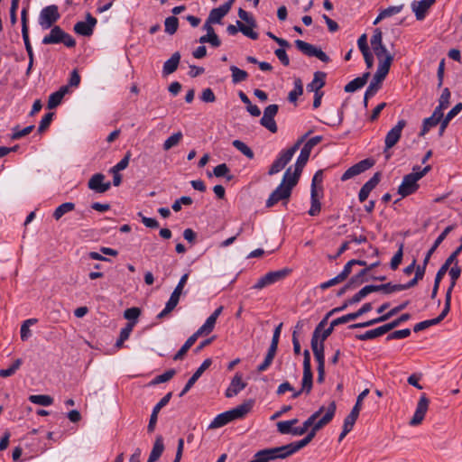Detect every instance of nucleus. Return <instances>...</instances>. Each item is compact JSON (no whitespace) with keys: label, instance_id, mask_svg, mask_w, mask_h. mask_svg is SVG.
I'll list each match as a JSON object with an SVG mask.
<instances>
[{"label":"nucleus","instance_id":"6e6552de","mask_svg":"<svg viewBox=\"0 0 462 462\" xmlns=\"http://www.w3.org/2000/svg\"><path fill=\"white\" fill-rule=\"evenodd\" d=\"M291 270L284 268L278 271L269 272L263 276H262L257 282L253 286V289L262 290L269 285H272L282 279H284L289 273Z\"/></svg>","mask_w":462,"mask_h":462},{"label":"nucleus","instance_id":"6ab92c4d","mask_svg":"<svg viewBox=\"0 0 462 462\" xmlns=\"http://www.w3.org/2000/svg\"><path fill=\"white\" fill-rule=\"evenodd\" d=\"M429 403L430 400L427 398L426 394L423 393L420 397L413 417L410 420L411 426H417L422 422L425 414L428 411Z\"/></svg>","mask_w":462,"mask_h":462},{"label":"nucleus","instance_id":"9b49d317","mask_svg":"<svg viewBox=\"0 0 462 462\" xmlns=\"http://www.w3.org/2000/svg\"><path fill=\"white\" fill-rule=\"evenodd\" d=\"M303 376L301 382V387L305 390V393L309 394L312 390L313 385V374L310 364V354L308 349L303 352Z\"/></svg>","mask_w":462,"mask_h":462},{"label":"nucleus","instance_id":"338daca9","mask_svg":"<svg viewBox=\"0 0 462 462\" xmlns=\"http://www.w3.org/2000/svg\"><path fill=\"white\" fill-rule=\"evenodd\" d=\"M402 8H403V5L389 6L380 12L379 19H384L387 17H391L394 14H397L401 13Z\"/></svg>","mask_w":462,"mask_h":462},{"label":"nucleus","instance_id":"a19ab883","mask_svg":"<svg viewBox=\"0 0 462 462\" xmlns=\"http://www.w3.org/2000/svg\"><path fill=\"white\" fill-rule=\"evenodd\" d=\"M372 292H375L374 285H366L363 287L358 292H356L352 298L348 299V303L356 304Z\"/></svg>","mask_w":462,"mask_h":462},{"label":"nucleus","instance_id":"412c9836","mask_svg":"<svg viewBox=\"0 0 462 462\" xmlns=\"http://www.w3.org/2000/svg\"><path fill=\"white\" fill-rule=\"evenodd\" d=\"M212 360L210 358H207L203 361L200 366L196 370V372L192 374V376L188 380L184 388L180 393V396H183L186 394L190 388L194 385V383L199 380V378L202 375V374L211 365Z\"/></svg>","mask_w":462,"mask_h":462},{"label":"nucleus","instance_id":"423d86ee","mask_svg":"<svg viewBox=\"0 0 462 462\" xmlns=\"http://www.w3.org/2000/svg\"><path fill=\"white\" fill-rule=\"evenodd\" d=\"M238 16L240 19L245 21L248 26L242 23L240 21H237V26L239 27V31L248 38L252 40L258 39V33L253 31V28L256 27V23L254 18L243 8L238 9Z\"/></svg>","mask_w":462,"mask_h":462},{"label":"nucleus","instance_id":"e2e57ef3","mask_svg":"<svg viewBox=\"0 0 462 462\" xmlns=\"http://www.w3.org/2000/svg\"><path fill=\"white\" fill-rule=\"evenodd\" d=\"M141 315V310L137 307L128 308L124 312V318L128 320V322H134V325L137 323V319Z\"/></svg>","mask_w":462,"mask_h":462},{"label":"nucleus","instance_id":"f3484780","mask_svg":"<svg viewBox=\"0 0 462 462\" xmlns=\"http://www.w3.org/2000/svg\"><path fill=\"white\" fill-rule=\"evenodd\" d=\"M97 19L90 13H87L86 21L75 23L74 32L82 36H91L97 24Z\"/></svg>","mask_w":462,"mask_h":462},{"label":"nucleus","instance_id":"4be33fe9","mask_svg":"<svg viewBox=\"0 0 462 462\" xmlns=\"http://www.w3.org/2000/svg\"><path fill=\"white\" fill-rule=\"evenodd\" d=\"M254 406V401L248 400L243 402L242 404L226 411L230 420L233 421L235 420L243 419L246 414H248Z\"/></svg>","mask_w":462,"mask_h":462},{"label":"nucleus","instance_id":"c85d7f7f","mask_svg":"<svg viewBox=\"0 0 462 462\" xmlns=\"http://www.w3.org/2000/svg\"><path fill=\"white\" fill-rule=\"evenodd\" d=\"M305 138H306V135H303L301 138H300L294 143L293 146H291V148H289L287 150L282 151L279 153V156L277 157V159H279L283 163V165L286 166L290 162L291 158L293 157L294 153L298 151L300 144L304 142Z\"/></svg>","mask_w":462,"mask_h":462},{"label":"nucleus","instance_id":"0e129e2a","mask_svg":"<svg viewBox=\"0 0 462 462\" xmlns=\"http://www.w3.org/2000/svg\"><path fill=\"white\" fill-rule=\"evenodd\" d=\"M440 121L433 116L427 117L423 120L422 128L420 135H425L432 127L436 126Z\"/></svg>","mask_w":462,"mask_h":462},{"label":"nucleus","instance_id":"4d7b16f0","mask_svg":"<svg viewBox=\"0 0 462 462\" xmlns=\"http://www.w3.org/2000/svg\"><path fill=\"white\" fill-rule=\"evenodd\" d=\"M233 146L236 148L240 152H242L245 156H246L248 159H253L254 156V153L253 150L247 146L244 142L240 140H235L232 143Z\"/></svg>","mask_w":462,"mask_h":462},{"label":"nucleus","instance_id":"7ed1b4c3","mask_svg":"<svg viewBox=\"0 0 462 462\" xmlns=\"http://www.w3.org/2000/svg\"><path fill=\"white\" fill-rule=\"evenodd\" d=\"M392 65V60L388 57L382 64H378L376 72L371 80L368 88L365 90L366 98L373 97L381 88L382 82L389 73Z\"/></svg>","mask_w":462,"mask_h":462},{"label":"nucleus","instance_id":"4c0bfd02","mask_svg":"<svg viewBox=\"0 0 462 462\" xmlns=\"http://www.w3.org/2000/svg\"><path fill=\"white\" fill-rule=\"evenodd\" d=\"M310 208L308 213L311 217L318 216L321 210V203L319 199L318 189H310Z\"/></svg>","mask_w":462,"mask_h":462},{"label":"nucleus","instance_id":"473e14b6","mask_svg":"<svg viewBox=\"0 0 462 462\" xmlns=\"http://www.w3.org/2000/svg\"><path fill=\"white\" fill-rule=\"evenodd\" d=\"M228 13V5H222L217 8H214L210 11L209 15L206 21L208 24L219 23L223 17Z\"/></svg>","mask_w":462,"mask_h":462},{"label":"nucleus","instance_id":"72a5a7b5","mask_svg":"<svg viewBox=\"0 0 462 462\" xmlns=\"http://www.w3.org/2000/svg\"><path fill=\"white\" fill-rule=\"evenodd\" d=\"M369 77V72L364 73L361 77H357L351 80L350 82H348L345 86L344 90L347 93H351L356 91L357 89H360L366 84Z\"/></svg>","mask_w":462,"mask_h":462},{"label":"nucleus","instance_id":"7c9ffc66","mask_svg":"<svg viewBox=\"0 0 462 462\" xmlns=\"http://www.w3.org/2000/svg\"><path fill=\"white\" fill-rule=\"evenodd\" d=\"M305 138H306V135H303L301 138H300L294 143L293 146H291V148H289L287 150L282 151L279 153V156L277 157V159H279L283 163V165L286 166L290 162L291 158L293 157L294 153L298 151L300 144L304 142Z\"/></svg>","mask_w":462,"mask_h":462},{"label":"nucleus","instance_id":"680f3d73","mask_svg":"<svg viewBox=\"0 0 462 462\" xmlns=\"http://www.w3.org/2000/svg\"><path fill=\"white\" fill-rule=\"evenodd\" d=\"M22 363V359H16L8 368L0 370V376L4 378L12 376L20 368Z\"/></svg>","mask_w":462,"mask_h":462},{"label":"nucleus","instance_id":"cd10ccee","mask_svg":"<svg viewBox=\"0 0 462 462\" xmlns=\"http://www.w3.org/2000/svg\"><path fill=\"white\" fill-rule=\"evenodd\" d=\"M326 77L327 74L322 71H317L314 73L313 79L310 83L307 85V90L309 92H314L317 93H323L320 91V89L325 86L326 84Z\"/></svg>","mask_w":462,"mask_h":462},{"label":"nucleus","instance_id":"a18cd8bd","mask_svg":"<svg viewBox=\"0 0 462 462\" xmlns=\"http://www.w3.org/2000/svg\"><path fill=\"white\" fill-rule=\"evenodd\" d=\"M324 406L319 407L318 411H316L313 414H311L302 424L303 430L307 432L310 428L314 427V424L318 421L317 420L322 415L324 411H326Z\"/></svg>","mask_w":462,"mask_h":462},{"label":"nucleus","instance_id":"864d4df0","mask_svg":"<svg viewBox=\"0 0 462 462\" xmlns=\"http://www.w3.org/2000/svg\"><path fill=\"white\" fill-rule=\"evenodd\" d=\"M28 399L32 403L42 406H49L53 402L52 397L45 394L30 395Z\"/></svg>","mask_w":462,"mask_h":462},{"label":"nucleus","instance_id":"052dcab7","mask_svg":"<svg viewBox=\"0 0 462 462\" xmlns=\"http://www.w3.org/2000/svg\"><path fill=\"white\" fill-rule=\"evenodd\" d=\"M229 171L230 170L226 163L218 164L213 170V173L216 177H226L227 180H233V175L228 174Z\"/></svg>","mask_w":462,"mask_h":462},{"label":"nucleus","instance_id":"1a4fd4ad","mask_svg":"<svg viewBox=\"0 0 462 462\" xmlns=\"http://www.w3.org/2000/svg\"><path fill=\"white\" fill-rule=\"evenodd\" d=\"M291 186L286 187L281 184L271 193L268 199L266 200V207L272 208L279 201L288 200L291 195V190L295 187V181H291Z\"/></svg>","mask_w":462,"mask_h":462},{"label":"nucleus","instance_id":"393cba45","mask_svg":"<svg viewBox=\"0 0 462 462\" xmlns=\"http://www.w3.org/2000/svg\"><path fill=\"white\" fill-rule=\"evenodd\" d=\"M245 386L246 383L243 382L242 375L240 374H236L229 386L226 390L225 395L226 398H232L244 390Z\"/></svg>","mask_w":462,"mask_h":462},{"label":"nucleus","instance_id":"f257e3e1","mask_svg":"<svg viewBox=\"0 0 462 462\" xmlns=\"http://www.w3.org/2000/svg\"><path fill=\"white\" fill-rule=\"evenodd\" d=\"M430 165H427L423 169L420 166H414L412 168V172L406 174L403 177L401 185L398 187V194L402 198H405L415 193L420 187L418 181L430 171Z\"/></svg>","mask_w":462,"mask_h":462},{"label":"nucleus","instance_id":"c03bdc74","mask_svg":"<svg viewBox=\"0 0 462 462\" xmlns=\"http://www.w3.org/2000/svg\"><path fill=\"white\" fill-rule=\"evenodd\" d=\"M231 422L227 411L217 415L209 424V429H218Z\"/></svg>","mask_w":462,"mask_h":462},{"label":"nucleus","instance_id":"69168bd1","mask_svg":"<svg viewBox=\"0 0 462 462\" xmlns=\"http://www.w3.org/2000/svg\"><path fill=\"white\" fill-rule=\"evenodd\" d=\"M33 129H34V125H33L26 126L23 129H20L19 126H15L12 130L13 133H12L11 138L13 140L21 139L22 137L31 134Z\"/></svg>","mask_w":462,"mask_h":462},{"label":"nucleus","instance_id":"ddd939ff","mask_svg":"<svg viewBox=\"0 0 462 462\" xmlns=\"http://www.w3.org/2000/svg\"><path fill=\"white\" fill-rule=\"evenodd\" d=\"M374 161L373 159L368 158V159L362 160L359 162L349 167L343 173L340 180L342 181H346L356 175L363 173L364 171H367L368 169L372 168L374 166Z\"/></svg>","mask_w":462,"mask_h":462},{"label":"nucleus","instance_id":"603ef678","mask_svg":"<svg viewBox=\"0 0 462 462\" xmlns=\"http://www.w3.org/2000/svg\"><path fill=\"white\" fill-rule=\"evenodd\" d=\"M298 423L297 419H292L290 420H282L277 423V430L281 434H291L292 427Z\"/></svg>","mask_w":462,"mask_h":462},{"label":"nucleus","instance_id":"774afa93","mask_svg":"<svg viewBox=\"0 0 462 462\" xmlns=\"http://www.w3.org/2000/svg\"><path fill=\"white\" fill-rule=\"evenodd\" d=\"M175 373L176 372L174 369L167 370L163 374L154 377L153 380L151 382V383L152 384H159V383L168 382L174 376Z\"/></svg>","mask_w":462,"mask_h":462},{"label":"nucleus","instance_id":"79ce46f5","mask_svg":"<svg viewBox=\"0 0 462 462\" xmlns=\"http://www.w3.org/2000/svg\"><path fill=\"white\" fill-rule=\"evenodd\" d=\"M294 88L289 92L288 100L295 103L300 96L303 94V83L300 78L294 79Z\"/></svg>","mask_w":462,"mask_h":462},{"label":"nucleus","instance_id":"5fc2aeb1","mask_svg":"<svg viewBox=\"0 0 462 462\" xmlns=\"http://www.w3.org/2000/svg\"><path fill=\"white\" fill-rule=\"evenodd\" d=\"M132 153L130 151H127L125 154V156L121 159L120 162H118L115 166H113L110 170V173H116L119 172L127 168L130 159H131Z\"/></svg>","mask_w":462,"mask_h":462},{"label":"nucleus","instance_id":"ea45409f","mask_svg":"<svg viewBox=\"0 0 462 462\" xmlns=\"http://www.w3.org/2000/svg\"><path fill=\"white\" fill-rule=\"evenodd\" d=\"M163 451H164L163 438L162 435H158L155 438V441L153 443V446H152V451H151L149 457L151 458L154 459L155 461H157L161 457Z\"/></svg>","mask_w":462,"mask_h":462},{"label":"nucleus","instance_id":"b1692460","mask_svg":"<svg viewBox=\"0 0 462 462\" xmlns=\"http://www.w3.org/2000/svg\"><path fill=\"white\" fill-rule=\"evenodd\" d=\"M436 0H420L414 1L411 4L412 11L415 14L416 19L420 21L425 18L428 10L435 4Z\"/></svg>","mask_w":462,"mask_h":462},{"label":"nucleus","instance_id":"dca6fc26","mask_svg":"<svg viewBox=\"0 0 462 462\" xmlns=\"http://www.w3.org/2000/svg\"><path fill=\"white\" fill-rule=\"evenodd\" d=\"M321 140H322V137L317 135V136L310 138V140H308L305 143V144L303 145V147L300 150V155L296 161V163H295L298 165V167L300 166L301 168H304V166L306 165V163L309 161L311 150L313 149L314 146L319 144L321 142Z\"/></svg>","mask_w":462,"mask_h":462},{"label":"nucleus","instance_id":"a878e982","mask_svg":"<svg viewBox=\"0 0 462 462\" xmlns=\"http://www.w3.org/2000/svg\"><path fill=\"white\" fill-rule=\"evenodd\" d=\"M368 393H369V389H365L363 392H361L359 393V395L356 398V404L354 405L352 411L345 418L344 420L348 421L349 423H352L355 425V423L359 416V412L361 411L362 402L367 396Z\"/></svg>","mask_w":462,"mask_h":462},{"label":"nucleus","instance_id":"39448f33","mask_svg":"<svg viewBox=\"0 0 462 462\" xmlns=\"http://www.w3.org/2000/svg\"><path fill=\"white\" fill-rule=\"evenodd\" d=\"M60 18L59 8L56 5L43 7L38 17V23L43 30L54 26V23Z\"/></svg>","mask_w":462,"mask_h":462},{"label":"nucleus","instance_id":"f704fd0d","mask_svg":"<svg viewBox=\"0 0 462 462\" xmlns=\"http://www.w3.org/2000/svg\"><path fill=\"white\" fill-rule=\"evenodd\" d=\"M456 227L455 225H450L448 226H447L442 232L441 234L437 237V239L435 240L434 244L432 245V246L430 247V249L427 252L426 255H425V262H429L432 254L436 251V249L439 246V245L445 240V238L447 237V236L452 231L454 230Z\"/></svg>","mask_w":462,"mask_h":462},{"label":"nucleus","instance_id":"f8f14e48","mask_svg":"<svg viewBox=\"0 0 462 462\" xmlns=\"http://www.w3.org/2000/svg\"><path fill=\"white\" fill-rule=\"evenodd\" d=\"M278 110V105H269L265 107L263 116L260 120V124L273 134H275L278 131V127L274 120V116L277 115Z\"/></svg>","mask_w":462,"mask_h":462},{"label":"nucleus","instance_id":"8fccbe9b","mask_svg":"<svg viewBox=\"0 0 462 462\" xmlns=\"http://www.w3.org/2000/svg\"><path fill=\"white\" fill-rule=\"evenodd\" d=\"M182 137H183V134L180 131L174 133L173 134H171L170 137H168L164 141L163 145H162L163 150L168 151V150L171 149L172 147L178 145L179 143L181 141Z\"/></svg>","mask_w":462,"mask_h":462},{"label":"nucleus","instance_id":"3c124183","mask_svg":"<svg viewBox=\"0 0 462 462\" xmlns=\"http://www.w3.org/2000/svg\"><path fill=\"white\" fill-rule=\"evenodd\" d=\"M375 292L383 291L384 294H391L396 291H402V284H393L391 282L383 283L380 285H374Z\"/></svg>","mask_w":462,"mask_h":462},{"label":"nucleus","instance_id":"c756f323","mask_svg":"<svg viewBox=\"0 0 462 462\" xmlns=\"http://www.w3.org/2000/svg\"><path fill=\"white\" fill-rule=\"evenodd\" d=\"M305 138H306V135H303L301 138H300L294 143L293 146H291V148H289L287 150L282 151L279 153V156L277 157V159H279L283 163V165L286 166L290 162L291 158L293 157L294 153L298 151L300 144L304 142Z\"/></svg>","mask_w":462,"mask_h":462},{"label":"nucleus","instance_id":"bb28decb","mask_svg":"<svg viewBox=\"0 0 462 462\" xmlns=\"http://www.w3.org/2000/svg\"><path fill=\"white\" fill-rule=\"evenodd\" d=\"M203 29L207 32V34L201 36L199 38L200 43H210L213 47H219L221 45V41L218 36L216 34L214 28L212 25L208 24V23H205Z\"/></svg>","mask_w":462,"mask_h":462},{"label":"nucleus","instance_id":"2eb2a0df","mask_svg":"<svg viewBox=\"0 0 462 462\" xmlns=\"http://www.w3.org/2000/svg\"><path fill=\"white\" fill-rule=\"evenodd\" d=\"M406 121L404 119H401L397 122V124L386 134L384 139V152L388 149L393 148L401 139L402 132L403 128L406 126Z\"/></svg>","mask_w":462,"mask_h":462},{"label":"nucleus","instance_id":"58836bf2","mask_svg":"<svg viewBox=\"0 0 462 462\" xmlns=\"http://www.w3.org/2000/svg\"><path fill=\"white\" fill-rule=\"evenodd\" d=\"M198 337H199V336H197L196 333L191 335L186 340V342L183 344V346L180 348V350L175 354V356H173V360L177 361V360L183 359L184 356L189 351V349L195 344Z\"/></svg>","mask_w":462,"mask_h":462},{"label":"nucleus","instance_id":"6e6d98bb","mask_svg":"<svg viewBox=\"0 0 462 462\" xmlns=\"http://www.w3.org/2000/svg\"><path fill=\"white\" fill-rule=\"evenodd\" d=\"M373 51H374L376 58L378 59V61H379L378 64H382V62H383L388 57L391 58L392 62L393 61V56L387 51L384 44L380 45L378 47H374V49H373Z\"/></svg>","mask_w":462,"mask_h":462},{"label":"nucleus","instance_id":"c9c22d12","mask_svg":"<svg viewBox=\"0 0 462 462\" xmlns=\"http://www.w3.org/2000/svg\"><path fill=\"white\" fill-rule=\"evenodd\" d=\"M180 60V54L179 51L174 52L171 57L167 60L162 68V74L163 75H170L176 71L178 69L179 63Z\"/></svg>","mask_w":462,"mask_h":462},{"label":"nucleus","instance_id":"5701e85b","mask_svg":"<svg viewBox=\"0 0 462 462\" xmlns=\"http://www.w3.org/2000/svg\"><path fill=\"white\" fill-rule=\"evenodd\" d=\"M380 180L381 173L375 172L374 176L362 186L358 193L360 202H364L367 199L370 192L378 185Z\"/></svg>","mask_w":462,"mask_h":462},{"label":"nucleus","instance_id":"f03ea898","mask_svg":"<svg viewBox=\"0 0 462 462\" xmlns=\"http://www.w3.org/2000/svg\"><path fill=\"white\" fill-rule=\"evenodd\" d=\"M49 34L45 35L42 41V44H60L63 43L68 48H74L76 46L75 39L59 25H54L50 28Z\"/></svg>","mask_w":462,"mask_h":462},{"label":"nucleus","instance_id":"aec40b11","mask_svg":"<svg viewBox=\"0 0 462 462\" xmlns=\"http://www.w3.org/2000/svg\"><path fill=\"white\" fill-rule=\"evenodd\" d=\"M172 396V393H168L165 396H163L160 402L153 407L152 409V414H151V417H150V420H149V424L147 426V430L149 432H152L155 429V426H156V423H157V420H158V414H160V411L164 407L166 406L171 398Z\"/></svg>","mask_w":462,"mask_h":462},{"label":"nucleus","instance_id":"09e8293b","mask_svg":"<svg viewBox=\"0 0 462 462\" xmlns=\"http://www.w3.org/2000/svg\"><path fill=\"white\" fill-rule=\"evenodd\" d=\"M230 70L232 72V82L234 84L243 82L248 78V73L245 70H243L235 65L230 67Z\"/></svg>","mask_w":462,"mask_h":462},{"label":"nucleus","instance_id":"bf43d9fd","mask_svg":"<svg viewBox=\"0 0 462 462\" xmlns=\"http://www.w3.org/2000/svg\"><path fill=\"white\" fill-rule=\"evenodd\" d=\"M366 275H367L366 270L362 269L358 273L352 276L350 278V280L348 281V282L353 287V289L356 288L359 285H361L362 283L368 281V279L366 278Z\"/></svg>","mask_w":462,"mask_h":462},{"label":"nucleus","instance_id":"a211bd4d","mask_svg":"<svg viewBox=\"0 0 462 462\" xmlns=\"http://www.w3.org/2000/svg\"><path fill=\"white\" fill-rule=\"evenodd\" d=\"M88 188L96 193H105L111 188V182L106 181L103 173H95L88 181Z\"/></svg>","mask_w":462,"mask_h":462},{"label":"nucleus","instance_id":"2f4dec72","mask_svg":"<svg viewBox=\"0 0 462 462\" xmlns=\"http://www.w3.org/2000/svg\"><path fill=\"white\" fill-rule=\"evenodd\" d=\"M303 168L298 167L297 164L294 165V171L291 172V167H289L283 174L281 184L285 185L286 187L291 186V181H295V186L297 185L300 174L302 172Z\"/></svg>","mask_w":462,"mask_h":462},{"label":"nucleus","instance_id":"49530a36","mask_svg":"<svg viewBox=\"0 0 462 462\" xmlns=\"http://www.w3.org/2000/svg\"><path fill=\"white\" fill-rule=\"evenodd\" d=\"M217 319H215L212 317H208L205 323L195 332L197 336L200 337L203 335H208L210 334L216 325Z\"/></svg>","mask_w":462,"mask_h":462},{"label":"nucleus","instance_id":"13d9d810","mask_svg":"<svg viewBox=\"0 0 462 462\" xmlns=\"http://www.w3.org/2000/svg\"><path fill=\"white\" fill-rule=\"evenodd\" d=\"M165 32L171 35L174 34L179 27V20L176 16H170L164 22Z\"/></svg>","mask_w":462,"mask_h":462},{"label":"nucleus","instance_id":"0eeeda50","mask_svg":"<svg viewBox=\"0 0 462 462\" xmlns=\"http://www.w3.org/2000/svg\"><path fill=\"white\" fill-rule=\"evenodd\" d=\"M336 402H331L328 406L325 414L314 424V427H312L310 430L308 432V434L305 436L309 442H310L314 439L316 433L319 430L328 425L333 420L336 413Z\"/></svg>","mask_w":462,"mask_h":462},{"label":"nucleus","instance_id":"4468645a","mask_svg":"<svg viewBox=\"0 0 462 462\" xmlns=\"http://www.w3.org/2000/svg\"><path fill=\"white\" fill-rule=\"evenodd\" d=\"M320 331V329L315 328L311 337L310 345L314 357L318 363V367H325L324 344L322 342H319Z\"/></svg>","mask_w":462,"mask_h":462},{"label":"nucleus","instance_id":"9d476101","mask_svg":"<svg viewBox=\"0 0 462 462\" xmlns=\"http://www.w3.org/2000/svg\"><path fill=\"white\" fill-rule=\"evenodd\" d=\"M295 46L306 56L316 57L326 63H328L330 60L329 57L321 49L317 48L316 46L309 42H306L301 40H296Z\"/></svg>","mask_w":462,"mask_h":462},{"label":"nucleus","instance_id":"37998d69","mask_svg":"<svg viewBox=\"0 0 462 462\" xmlns=\"http://www.w3.org/2000/svg\"><path fill=\"white\" fill-rule=\"evenodd\" d=\"M75 208V204L72 202H65L60 205L54 210L52 217L55 220L60 219L65 214L71 212Z\"/></svg>","mask_w":462,"mask_h":462},{"label":"nucleus","instance_id":"de8ad7c7","mask_svg":"<svg viewBox=\"0 0 462 462\" xmlns=\"http://www.w3.org/2000/svg\"><path fill=\"white\" fill-rule=\"evenodd\" d=\"M217 319H215L212 317H208L205 323L195 332L197 336L200 337L203 335H208L210 334L216 325Z\"/></svg>","mask_w":462,"mask_h":462},{"label":"nucleus","instance_id":"20e7f679","mask_svg":"<svg viewBox=\"0 0 462 462\" xmlns=\"http://www.w3.org/2000/svg\"><path fill=\"white\" fill-rule=\"evenodd\" d=\"M310 442L304 437L302 439L290 444L269 448L274 459H284L300 449L306 447Z\"/></svg>","mask_w":462,"mask_h":462},{"label":"nucleus","instance_id":"e433bc0d","mask_svg":"<svg viewBox=\"0 0 462 462\" xmlns=\"http://www.w3.org/2000/svg\"><path fill=\"white\" fill-rule=\"evenodd\" d=\"M387 332H389V331L386 328V325L384 324V325L378 327L374 329L367 330L364 334L356 335V337L358 340L365 341V340H370V339H374L375 337H381V336L386 334Z\"/></svg>","mask_w":462,"mask_h":462}]
</instances>
